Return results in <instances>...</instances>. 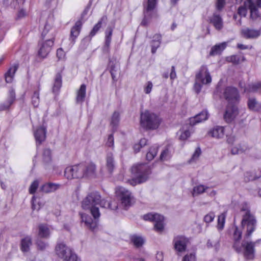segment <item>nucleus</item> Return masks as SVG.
<instances>
[{
    "label": "nucleus",
    "mask_w": 261,
    "mask_h": 261,
    "mask_svg": "<svg viewBox=\"0 0 261 261\" xmlns=\"http://www.w3.org/2000/svg\"><path fill=\"white\" fill-rule=\"evenodd\" d=\"M56 54L59 60H64L65 59V53L62 48H58L57 50Z\"/></svg>",
    "instance_id": "obj_55"
},
{
    "label": "nucleus",
    "mask_w": 261,
    "mask_h": 261,
    "mask_svg": "<svg viewBox=\"0 0 261 261\" xmlns=\"http://www.w3.org/2000/svg\"><path fill=\"white\" fill-rule=\"evenodd\" d=\"M208 113L207 111H203L196 116L190 119L191 125H194L198 123L206 120L208 118Z\"/></svg>",
    "instance_id": "obj_20"
},
{
    "label": "nucleus",
    "mask_w": 261,
    "mask_h": 261,
    "mask_svg": "<svg viewBox=\"0 0 261 261\" xmlns=\"http://www.w3.org/2000/svg\"><path fill=\"white\" fill-rule=\"evenodd\" d=\"M226 61L228 62H231L233 64H238L242 61V60L238 56L233 55L227 57Z\"/></svg>",
    "instance_id": "obj_48"
},
{
    "label": "nucleus",
    "mask_w": 261,
    "mask_h": 261,
    "mask_svg": "<svg viewBox=\"0 0 261 261\" xmlns=\"http://www.w3.org/2000/svg\"><path fill=\"white\" fill-rule=\"evenodd\" d=\"M244 146H241L240 145L233 146L231 148V153L233 155L243 153L245 150Z\"/></svg>",
    "instance_id": "obj_46"
},
{
    "label": "nucleus",
    "mask_w": 261,
    "mask_h": 261,
    "mask_svg": "<svg viewBox=\"0 0 261 261\" xmlns=\"http://www.w3.org/2000/svg\"><path fill=\"white\" fill-rule=\"evenodd\" d=\"M247 9H248V7H246L245 5V2L244 3V6H240L238 9V14L241 17H245L247 12Z\"/></svg>",
    "instance_id": "obj_50"
},
{
    "label": "nucleus",
    "mask_w": 261,
    "mask_h": 261,
    "mask_svg": "<svg viewBox=\"0 0 261 261\" xmlns=\"http://www.w3.org/2000/svg\"><path fill=\"white\" fill-rule=\"evenodd\" d=\"M161 119L156 114L149 111H145L140 115L141 126L145 129H155L159 127Z\"/></svg>",
    "instance_id": "obj_5"
},
{
    "label": "nucleus",
    "mask_w": 261,
    "mask_h": 261,
    "mask_svg": "<svg viewBox=\"0 0 261 261\" xmlns=\"http://www.w3.org/2000/svg\"><path fill=\"white\" fill-rule=\"evenodd\" d=\"M226 42H223L215 45L212 48L210 51V55L214 56L221 54V52L226 48Z\"/></svg>",
    "instance_id": "obj_28"
},
{
    "label": "nucleus",
    "mask_w": 261,
    "mask_h": 261,
    "mask_svg": "<svg viewBox=\"0 0 261 261\" xmlns=\"http://www.w3.org/2000/svg\"><path fill=\"white\" fill-rule=\"evenodd\" d=\"M242 237V232L236 227L233 233V248L238 252L244 251V255L247 259H252L254 257V247L255 243L243 241L241 243L240 240Z\"/></svg>",
    "instance_id": "obj_3"
},
{
    "label": "nucleus",
    "mask_w": 261,
    "mask_h": 261,
    "mask_svg": "<svg viewBox=\"0 0 261 261\" xmlns=\"http://www.w3.org/2000/svg\"><path fill=\"white\" fill-rule=\"evenodd\" d=\"M50 234V229L46 224H40L39 225L38 234L40 237L47 238Z\"/></svg>",
    "instance_id": "obj_33"
},
{
    "label": "nucleus",
    "mask_w": 261,
    "mask_h": 261,
    "mask_svg": "<svg viewBox=\"0 0 261 261\" xmlns=\"http://www.w3.org/2000/svg\"><path fill=\"white\" fill-rule=\"evenodd\" d=\"M18 65L14 64L11 66L5 74V80L8 83L13 81L15 73L18 69Z\"/></svg>",
    "instance_id": "obj_24"
},
{
    "label": "nucleus",
    "mask_w": 261,
    "mask_h": 261,
    "mask_svg": "<svg viewBox=\"0 0 261 261\" xmlns=\"http://www.w3.org/2000/svg\"><path fill=\"white\" fill-rule=\"evenodd\" d=\"M212 81V76L206 66H202L198 72L196 74V82L194 89L197 93H199L202 88V85H209Z\"/></svg>",
    "instance_id": "obj_7"
},
{
    "label": "nucleus",
    "mask_w": 261,
    "mask_h": 261,
    "mask_svg": "<svg viewBox=\"0 0 261 261\" xmlns=\"http://www.w3.org/2000/svg\"><path fill=\"white\" fill-rule=\"evenodd\" d=\"M225 0H217L216 7L219 10H221L225 5Z\"/></svg>",
    "instance_id": "obj_59"
},
{
    "label": "nucleus",
    "mask_w": 261,
    "mask_h": 261,
    "mask_svg": "<svg viewBox=\"0 0 261 261\" xmlns=\"http://www.w3.org/2000/svg\"><path fill=\"white\" fill-rule=\"evenodd\" d=\"M145 220L154 222V229L158 232H161L164 229V217L155 213H148L143 216Z\"/></svg>",
    "instance_id": "obj_12"
},
{
    "label": "nucleus",
    "mask_w": 261,
    "mask_h": 261,
    "mask_svg": "<svg viewBox=\"0 0 261 261\" xmlns=\"http://www.w3.org/2000/svg\"><path fill=\"white\" fill-rule=\"evenodd\" d=\"M82 25V23L81 21H77L75 25L73 26L70 32V37L73 40H74L79 35L81 28Z\"/></svg>",
    "instance_id": "obj_27"
},
{
    "label": "nucleus",
    "mask_w": 261,
    "mask_h": 261,
    "mask_svg": "<svg viewBox=\"0 0 261 261\" xmlns=\"http://www.w3.org/2000/svg\"><path fill=\"white\" fill-rule=\"evenodd\" d=\"M51 38L47 39L40 43V48L38 52V56L41 58H45L50 52L54 44V35L51 32Z\"/></svg>",
    "instance_id": "obj_13"
},
{
    "label": "nucleus",
    "mask_w": 261,
    "mask_h": 261,
    "mask_svg": "<svg viewBox=\"0 0 261 261\" xmlns=\"http://www.w3.org/2000/svg\"><path fill=\"white\" fill-rule=\"evenodd\" d=\"M113 31V28L111 27H109L105 31V45L107 47L110 46L111 42Z\"/></svg>",
    "instance_id": "obj_37"
},
{
    "label": "nucleus",
    "mask_w": 261,
    "mask_h": 261,
    "mask_svg": "<svg viewBox=\"0 0 261 261\" xmlns=\"http://www.w3.org/2000/svg\"><path fill=\"white\" fill-rule=\"evenodd\" d=\"M46 128L44 127H40L35 130L34 135L36 139V144H40L46 138Z\"/></svg>",
    "instance_id": "obj_19"
},
{
    "label": "nucleus",
    "mask_w": 261,
    "mask_h": 261,
    "mask_svg": "<svg viewBox=\"0 0 261 261\" xmlns=\"http://www.w3.org/2000/svg\"><path fill=\"white\" fill-rule=\"evenodd\" d=\"M242 33L245 37L248 38H255L258 37L260 34L258 31L249 29H245L243 30Z\"/></svg>",
    "instance_id": "obj_32"
},
{
    "label": "nucleus",
    "mask_w": 261,
    "mask_h": 261,
    "mask_svg": "<svg viewBox=\"0 0 261 261\" xmlns=\"http://www.w3.org/2000/svg\"><path fill=\"white\" fill-rule=\"evenodd\" d=\"M42 158L45 163L50 162L51 161V150L49 149H45L43 152Z\"/></svg>",
    "instance_id": "obj_45"
},
{
    "label": "nucleus",
    "mask_w": 261,
    "mask_h": 261,
    "mask_svg": "<svg viewBox=\"0 0 261 261\" xmlns=\"http://www.w3.org/2000/svg\"><path fill=\"white\" fill-rule=\"evenodd\" d=\"M173 242L176 251L181 252L185 250L188 240L183 236H177L174 238Z\"/></svg>",
    "instance_id": "obj_16"
},
{
    "label": "nucleus",
    "mask_w": 261,
    "mask_h": 261,
    "mask_svg": "<svg viewBox=\"0 0 261 261\" xmlns=\"http://www.w3.org/2000/svg\"><path fill=\"white\" fill-rule=\"evenodd\" d=\"M209 21L217 30H221L223 27V22L220 15L216 13L209 18Z\"/></svg>",
    "instance_id": "obj_18"
},
{
    "label": "nucleus",
    "mask_w": 261,
    "mask_h": 261,
    "mask_svg": "<svg viewBox=\"0 0 261 261\" xmlns=\"http://www.w3.org/2000/svg\"><path fill=\"white\" fill-rule=\"evenodd\" d=\"M169 156V150L166 149L163 150L160 155V159L162 161L166 160Z\"/></svg>",
    "instance_id": "obj_57"
},
{
    "label": "nucleus",
    "mask_w": 261,
    "mask_h": 261,
    "mask_svg": "<svg viewBox=\"0 0 261 261\" xmlns=\"http://www.w3.org/2000/svg\"><path fill=\"white\" fill-rule=\"evenodd\" d=\"M249 109L254 111L261 112V103H258L254 98H249L248 101Z\"/></svg>",
    "instance_id": "obj_29"
},
{
    "label": "nucleus",
    "mask_w": 261,
    "mask_h": 261,
    "mask_svg": "<svg viewBox=\"0 0 261 261\" xmlns=\"http://www.w3.org/2000/svg\"><path fill=\"white\" fill-rule=\"evenodd\" d=\"M131 172L133 178L128 179L127 182L133 186L146 181L150 174L149 170L144 164L134 165L131 168Z\"/></svg>",
    "instance_id": "obj_4"
},
{
    "label": "nucleus",
    "mask_w": 261,
    "mask_h": 261,
    "mask_svg": "<svg viewBox=\"0 0 261 261\" xmlns=\"http://www.w3.org/2000/svg\"><path fill=\"white\" fill-rule=\"evenodd\" d=\"M245 5L248 7L250 11L251 19H261V0H256L255 2H252V0H246L245 2Z\"/></svg>",
    "instance_id": "obj_11"
},
{
    "label": "nucleus",
    "mask_w": 261,
    "mask_h": 261,
    "mask_svg": "<svg viewBox=\"0 0 261 261\" xmlns=\"http://www.w3.org/2000/svg\"><path fill=\"white\" fill-rule=\"evenodd\" d=\"M60 185L51 182L46 183L42 186L41 190L45 193L53 192L58 189Z\"/></svg>",
    "instance_id": "obj_25"
},
{
    "label": "nucleus",
    "mask_w": 261,
    "mask_h": 261,
    "mask_svg": "<svg viewBox=\"0 0 261 261\" xmlns=\"http://www.w3.org/2000/svg\"><path fill=\"white\" fill-rule=\"evenodd\" d=\"M15 100V93L14 89H11L9 91L8 99L0 105V111L8 110L13 103Z\"/></svg>",
    "instance_id": "obj_17"
},
{
    "label": "nucleus",
    "mask_w": 261,
    "mask_h": 261,
    "mask_svg": "<svg viewBox=\"0 0 261 261\" xmlns=\"http://www.w3.org/2000/svg\"><path fill=\"white\" fill-rule=\"evenodd\" d=\"M261 90V83L249 85L245 89L246 92H254Z\"/></svg>",
    "instance_id": "obj_43"
},
{
    "label": "nucleus",
    "mask_w": 261,
    "mask_h": 261,
    "mask_svg": "<svg viewBox=\"0 0 261 261\" xmlns=\"http://www.w3.org/2000/svg\"><path fill=\"white\" fill-rule=\"evenodd\" d=\"M99 205L102 207L110 206V203L105 199H101L99 194L96 191L89 193L83 200L82 206L84 210H90L91 213L94 219L90 216L80 213L82 222L85 223L86 227L94 230L97 226V219L100 216L99 208L97 205Z\"/></svg>",
    "instance_id": "obj_1"
},
{
    "label": "nucleus",
    "mask_w": 261,
    "mask_h": 261,
    "mask_svg": "<svg viewBox=\"0 0 261 261\" xmlns=\"http://www.w3.org/2000/svg\"><path fill=\"white\" fill-rule=\"evenodd\" d=\"M106 168L108 172L112 173L115 168V163L112 153H108L106 156Z\"/></svg>",
    "instance_id": "obj_22"
},
{
    "label": "nucleus",
    "mask_w": 261,
    "mask_h": 261,
    "mask_svg": "<svg viewBox=\"0 0 261 261\" xmlns=\"http://www.w3.org/2000/svg\"><path fill=\"white\" fill-rule=\"evenodd\" d=\"M226 216V213H222L221 215H220L218 216L217 227H218V229L220 230L223 229L224 228Z\"/></svg>",
    "instance_id": "obj_44"
},
{
    "label": "nucleus",
    "mask_w": 261,
    "mask_h": 261,
    "mask_svg": "<svg viewBox=\"0 0 261 261\" xmlns=\"http://www.w3.org/2000/svg\"><path fill=\"white\" fill-rule=\"evenodd\" d=\"M56 254L64 261H81V259L71 249L63 243H57L55 247Z\"/></svg>",
    "instance_id": "obj_8"
},
{
    "label": "nucleus",
    "mask_w": 261,
    "mask_h": 261,
    "mask_svg": "<svg viewBox=\"0 0 261 261\" xmlns=\"http://www.w3.org/2000/svg\"><path fill=\"white\" fill-rule=\"evenodd\" d=\"M86 94V86L82 84L80 89L76 92V102L82 103L84 100Z\"/></svg>",
    "instance_id": "obj_23"
},
{
    "label": "nucleus",
    "mask_w": 261,
    "mask_h": 261,
    "mask_svg": "<svg viewBox=\"0 0 261 261\" xmlns=\"http://www.w3.org/2000/svg\"><path fill=\"white\" fill-rule=\"evenodd\" d=\"M223 96L228 102L224 115V118L226 122H230L238 114V110L236 106V103L239 99L238 90L232 87H227L224 91Z\"/></svg>",
    "instance_id": "obj_2"
},
{
    "label": "nucleus",
    "mask_w": 261,
    "mask_h": 261,
    "mask_svg": "<svg viewBox=\"0 0 261 261\" xmlns=\"http://www.w3.org/2000/svg\"><path fill=\"white\" fill-rule=\"evenodd\" d=\"M130 240L134 245L136 247H141L144 242V239L140 236L133 235L130 237Z\"/></svg>",
    "instance_id": "obj_40"
},
{
    "label": "nucleus",
    "mask_w": 261,
    "mask_h": 261,
    "mask_svg": "<svg viewBox=\"0 0 261 261\" xmlns=\"http://www.w3.org/2000/svg\"><path fill=\"white\" fill-rule=\"evenodd\" d=\"M120 120V114L118 112H114L111 121V125L113 129L115 131L119 124Z\"/></svg>",
    "instance_id": "obj_35"
},
{
    "label": "nucleus",
    "mask_w": 261,
    "mask_h": 261,
    "mask_svg": "<svg viewBox=\"0 0 261 261\" xmlns=\"http://www.w3.org/2000/svg\"><path fill=\"white\" fill-rule=\"evenodd\" d=\"M84 178L90 179L96 176V166L92 162H83Z\"/></svg>",
    "instance_id": "obj_14"
},
{
    "label": "nucleus",
    "mask_w": 261,
    "mask_h": 261,
    "mask_svg": "<svg viewBox=\"0 0 261 261\" xmlns=\"http://www.w3.org/2000/svg\"><path fill=\"white\" fill-rule=\"evenodd\" d=\"M154 39L152 41L151 45V52L154 54L156 52L157 48L160 46L161 44V36L159 34H156L154 36Z\"/></svg>",
    "instance_id": "obj_39"
},
{
    "label": "nucleus",
    "mask_w": 261,
    "mask_h": 261,
    "mask_svg": "<svg viewBox=\"0 0 261 261\" xmlns=\"http://www.w3.org/2000/svg\"><path fill=\"white\" fill-rule=\"evenodd\" d=\"M142 147L141 146V145L138 143L137 144H135L134 146V149L135 152H138L140 150V149Z\"/></svg>",
    "instance_id": "obj_64"
},
{
    "label": "nucleus",
    "mask_w": 261,
    "mask_h": 261,
    "mask_svg": "<svg viewBox=\"0 0 261 261\" xmlns=\"http://www.w3.org/2000/svg\"><path fill=\"white\" fill-rule=\"evenodd\" d=\"M207 246L208 248H211L214 247L215 248V249L217 250L219 247V244L218 242H215L214 243V245H213L212 241L209 240L207 242Z\"/></svg>",
    "instance_id": "obj_58"
},
{
    "label": "nucleus",
    "mask_w": 261,
    "mask_h": 261,
    "mask_svg": "<svg viewBox=\"0 0 261 261\" xmlns=\"http://www.w3.org/2000/svg\"><path fill=\"white\" fill-rule=\"evenodd\" d=\"M158 151V146L154 145L151 146L146 154V159L148 161H151L156 155Z\"/></svg>",
    "instance_id": "obj_38"
},
{
    "label": "nucleus",
    "mask_w": 261,
    "mask_h": 261,
    "mask_svg": "<svg viewBox=\"0 0 261 261\" xmlns=\"http://www.w3.org/2000/svg\"><path fill=\"white\" fill-rule=\"evenodd\" d=\"M39 89L34 91L33 95L32 96V103L35 107H37L39 104Z\"/></svg>",
    "instance_id": "obj_42"
},
{
    "label": "nucleus",
    "mask_w": 261,
    "mask_h": 261,
    "mask_svg": "<svg viewBox=\"0 0 261 261\" xmlns=\"http://www.w3.org/2000/svg\"><path fill=\"white\" fill-rule=\"evenodd\" d=\"M176 72H175V67L173 66H172V68H171V71L170 73V78L171 80H174L176 78Z\"/></svg>",
    "instance_id": "obj_62"
},
{
    "label": "nucleus",
    "mask_w": 261,
    "mask_h": 261,
    "mask_svg": "<svg viewBox=\"0 0 261 261\" xmlns=\"http://www.w3.org/2000/svg\"><path fill=\"white\" fill-rule=\"evenodd\" d=\"M207 189V187L202 185L195 186L193 189L192 195L193 196H195L199 194H201L204 192Z\"/></svg>",
    "instance_id": "obj_41"
},
{
    "label": "nucleus",
    "mask_w": 261,
    "mask_h": 261,
    "mask_svg": "<svg viewBox=\"0 0 261 261\" xmlns=\"http://www.w3.org/2000/svg\"><path fill=\"white\" fill-rule=\"evenodd\" d=\"M156 258L159 261H162L164 258V255L162 252L158 251L156 254Z\"/></svg>",
    "instance_id": "obj_63"
},
{
    "label": "nucleus",
    "mask_w": 261,
    "mask_h": 261,
    "mask_svg": "<svg viewBox=\"0 0 261 261\" xmlns=\"http://www.w3.org/2000/svg\"><path fill=\"white\" fill-rule=\"evenodd\" d=\"M215 216L214 213H210L205 216L204 220L206 223H210L214 220Z\"/></svg>",
    "instance_id": "obj_56"
},
{
    "label": "nucleus",
    "mask_w": 261,
    "mask_h": 261,
    "mask_svg": "<svg viewBox=\"0 0 261 261\" xmlns=\"http://www.w3.org/2000/svg\"><path fill=\"white\" fill-rule=\"evenodd\" d=\"M106 145L107 147L112 148V149L114 147V139L113 134L109 135L108 136L107 140L106 143Z\"/></svg>",
    "instance_id": "obj_51"
},
{
    "label": "nucleus",
    "mask_w": 261,
    "mask_h": 261,
    "mask_svg": "<svg viewBox=\"0 0 261 261\" xmlns=\"http://www.w3.org/2000/svg\"><path fill=\"white\" fill-rule=\"evenodd\" d=\"M39 186V181L37 180H34L29 188V192L30 194H34Z\"/></svg>",
    "instance_id": "obj_53"
},
{
    "label": "nucleus",
    "mask_w": 261,
    "mask_h": 261,
    "mask_svg": "<svg viewBox=\"0 0 261 261\" xmlns=\"http://www.w3.org/2000/svg\"><path fill=\"white\" fill-rule=\"evenodd\" d=\"M32 205L33 210L38 211L41 208V207L42 206V203L41 202H40L39 201L37 202L36 198H35V196H34L32 197Z\"/></svg>",
    "instance_id": "obj_49"
},
{
    "label": "nucleus",
    "mask_w": 261,
    "mask_h": 261,
    "mask_svg": "<svg viewBox=\"0 0 261 261\" xmlns=\"http://www.w3.org/2000/svg\"><path fill=\"white\" fill-rule=\"evenodd\" d=\"M187 257V261H196V257L195 254L190 253L186 255L183 258Z\"/></svg>",
    "instance_id": "obj_60"
},
{
    "label": "nucleus",
    "mask_w": 261,
    "mask_h": 261,
    "mask_svg": "<svg viewBox=\"0 0 261 261\" xmlns=\"http://www.w3.org/2000/svg\"><path fill=\"white\" fill-rule=\"evenodd\" d=\"M153 87L152 83L150 81L147 82L144 86V91L146 94H149Z\"/></svg>",
    "instance_id": "obj_54"
},
{
    "label": "nucleus",
    "mask_w": 261,
    "mask_h": 261,
    "mask_svg": "<svg viewBox=\"0 0 261 261\" xmlns=\"http://www.w3.org/2000/svg\"><path fill=\"white\" fill-rule=\"evenodd\" d=\"M115 193L117 198L125 208H127L132 204L134 197L129 191L123 187H119L116 188Z\"/></svg>",
    "instance_id": "obj_9"
},
{
    "label": "nucleus",
    "mask_w": 261,
    "mask_h": 261,
    "mask_svg": "<svg viewBox=\"0 0 261 261\" xmlns=\"http://www.w3.org/2000/svg\"><path fill=\"white\" fill-rule=\"evenodd\" d=\"M107 20V17L106 16H103L98 22L94 26L90 33V36L91 37H93L101 28L102 22H105Z\"/></svg>",
    "instance_id": "obj_34"
},
{
    "label": "nucleus",
    "mask_w": 261,
    "mask_h": 261,
    "mask_svg": "<svg viewBox=\"0 0 261 261\" xmlns=\"http://www.w3.org/2000/svg\"><path fill=\"white\" fill-rule=\"evenodd\" d=\"M37 246H38V248L40 249V250H43L44 249H45L47 246V244L43 242H42V241H38L37 242Z\"/></svg>",
    "instance_id": "obj_61"
},
{
    "label": "nucleus",
    "mask_w": 261,
    "mask_h": 261,
    "mask_svg": "<svg viewBox=\"0 0 261 261\" xmlns=\"http://www.w3.org/2000/svg\"><path fill=\"white\" fill-rule=\"evenodd\" d=\"M225 133V127L223 126H217L214 127L209 132L210 135L212 137L220 139L224 137Z\"/></svg>",
    "instance_id": "obj_21"
},
{
    "label": "nucleus",
    "mask_w": 261,
    "mask_h": 261,
    "mask_svg": "<svg viewBox=\"0 0 261 261\" xmlns=\"http://www.w3.org/2000/svg\"><path fill=\"white\" fill-rule=\"evenodd\" d=\"M241 210L244 212L241 222L242 226L244 229H246V236L249 237L255 229L256 221L254 216L251 214L248 210L247 204H245L242 207Z\"/></svg>",
    "instance_id": "obj_6"
},
{
    "label": "nucleus",
    "mask_w": 261,
    "mask_h": 261,
    "mask_svg": "<svg viewBox=\"0 0 261 261\" xmlns=\"http://www.w3.org/2000/svg\"><path fill=\"white\" fill-rule=\"evenodd\" d=\"M190 126H184L179 132L180 135L179 136V139L180 140L184 141L190 137L191 135V132L190 130Z\"/></svg>",
    "instance_id": "obj_31"
},
{
    "label": "nucleus",
    "mask_w": 261,
    "mask_h": 261,
    "mask_svg": "<svg viewBox=\"0 0 261 261\" xmlns=\"http://www.w3.org/2000/svg\"><path fill=\"white\" fill-rule=\"evenodd\" d=\"M51 32H53V33L54 39L55 40V30L54 29H53L51 27V26L49 25V24H46L44 26L43 30L42 32V33H41V36H42V38H43V39L46 38V39L51 38V33H50Z\"/></svg>",
    "instance_id": "obj_26"
},
{
    "label": "nucleus",
    "mask_w": 261,
    "mask_h": 261,
    "mask_svg": "<svg viewBox=\"0 0 261 261\" xmlns=\"http://www.w3.org/2000/svg\"><path fill=\"white\" fill-rule=\"evenodd\" d=\"M201 152L200 148L199 147H197L193 153L191 159H190L189 161L190 163H192L196 161L201 154Z\"/></svg>",
    "instance_id": "obj_52"
},
{
    "label": "nucleus",
    "mask_w": 261,
    "mask_h": 261,
    "mask_svg": "<svg viewBox=\"0 0 261 261\" xmlns=\"http://www.w3.org/2000/svg\"><path fill=\"white\" fill-rule=\"evenodd\" d=\"M64 176L68 179L84 178L83 163L66 167L64 171Z\"/></svg>",
    "instance_id": "obj_10"
},
{
    "label": "nucleus",
    "mask_w": 261,
    "mask_h": 261,
    "mask_svg": "<svg viewBox=\"0 0 261 261\" xmlns=\"http://www.w3.org/2000/svg\"><path fill=\"white\" fill-rule=\"evenodd\" d=\"M32 245L31 239L29 237H27L22 239L21 241V250L23 252H28L30 247Z\"/></svg>",
    "instance_id": "obj_30"
},
{
    "label": "nucleus",
    "mask_w": 261,
    "mask_h": 261,
    "mask_svg": "<svg viewBox=\"0 0 261 261\" xmlns=\"http://www.w3.org/2000/svg\"><path fill=\"white\" fill-rule=\"evenodd\" d=\"M62 86V76L61 74L58 73L56 75L54 85L53 88V91L54 93H58Z\"/></svg>",
    "instance_id": "obj_36"
},
{
    "label": "nucleus",
    "mask_w": 261,
    "mask_h": 261,
    "mask_svg": "<svg viewBox=\"0 0 261 261\" xmlns=\"http://www.w3.org/2000/svg\"><path fill=\"white\" fill-rule=\"evenodd\" d=\"M156 4V0H148L147 5L145 8L144 11V18L143 19L141 24L142 25H146L148 23V20L150 18L152 14L155 13L153 11Z\"/></svg>",
    "instance_id": "obj_15"
},
{
    "label": "nucleus",
    "mask_w": 261,
    "mask_h": 261,
    "mask_svg": "<svg viewBox=\"0 0 261 261\" xmlns=\"http://www.w3.org/2000/svg\"><path fill=\"white\" fill-rule=\"evenodd\" d=\"M261 176L260 172H259L257 175H255L253 173L247 172L245 175V180L246 181L253 180L258 178Z\"/></svg>",
    "instance_id": "obj_47"
}]
</instances>
